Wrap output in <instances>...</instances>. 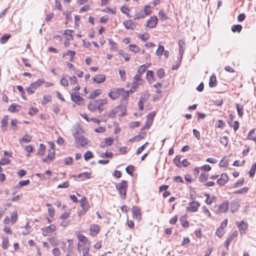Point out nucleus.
Returning a JSON list of instances; mask_svg holds the SVG:
<instances>
[{
  "label": "nucleus",
  "instance_id": "obj_25",
  "mask_svg": "<svg viewBox=\"0 0 256 256\" xmlns=\"http://www.w3.org/2000/svg\"><path fill=\"white\" fill-rule=\"evenodd\" d=\"M228 180V177L226 173L221 174L220 176L217 180V184L220 186H224Z\"/></svg>",
  "mask_w": 256,
  "mask_h": 256
},
{
  "label": "nucleus",
  "instance_id": "obj_17",
  "mask_svg": "<svg viewBox=\"0 0 256 256\" xmlns=\"http://www.w3.org/2000/svg\"><path fill=\"white\" fill-rule=\"evenodd\" d=\"M238 230L234 231L224 242V246L227 250L229 248L230 243L238 236Z\"/></svg>",
  "mask_w": 256,
  "mask_h": 256
},
{
  "label": "nucleus",
  "instance_id": "obj_3",
  "mask_svg": "<svg viewBox=\"0 0 256 256\" xmlns=\"http://www.w3.org/2000/svg\"><path fill=\"white\" fill-rule=\"evenodd\" d=\"M108 103L107 98L98 99L90 102L88 106V110L91 112H94L98 110L101 112L104 110V106Z\"/></svg>",
  "mask_w": 256,
  "mask_h": 256
},
{
  "label": "nucleus",
  "instance_id": "obj_41",
  "mask_svg": "<svg viewBox=\"0 0 256 256\" xmlns=\"http://www.w3.org/2000/svg\"><path fill=\"white\" fill-rule=\"evenodd\" d=\"M102 12L110 14H115L116 13V8H110L109 7H106L102 10Z\"/></svg>",
  "mask_w": 256,
  "mask_h": 256
},
{
  "label": "nucleus",
  "instance_id": "obj_15",
  "mask_svg": "<svg viewBox=\"0 0 256 256\" xmlns=\"http://www.w3.org/2000/svg\"><path fill=\"white\" fill-rule=\"evenodd\" d=\"M200 214H202L200 217L202 218V220L212 218V214L206 206L202 207Z\"/></svg>",
  "mask_w": 256,
  "mask_h": 256
},
{
  "label": "nucleus",
  "instance_id": "obj_51",
  "mask_svg": "<svg viewBox=\"0 0 256 256\" xmlns=\"http://www.w3.org/2000/svg\"><path fill=\"white\" fill-rule=\"evenodd\" d=\"M46 148V146L44 144H40V145L39 150L38 152V154L40 156L44 155Z\"/></svg>",
  "mask_w": 256,
  "mask_h": 256
},
{
  "label": "nucleus",
  "instance_id": "obj_36",
  "mask_svg": "<svg viewBox=\"0 0 256 256\" xmlns=\"http://www.w3.org/2000/svg\"><path fill=\"white\" fill-rule=\"evenodd\" d=\"M187 215L184 216L180 218V222L182 227L187 228L189 226V222L186 220Z\"/></svg>",
  "mask_w": 256,
  "mask_h": 256
},
{
  "label": "nucleus",
  "instance_id": "obj_49",
  "mask_svg": "<svg viewBox=\"0 0 256 256\" xmlns=\"http://www.w3.org/2000/svg\"><path fill=\"white\" fill-rule=\"evenodd\" d=\"M158 16L160 18V19L161 20H165L168 19V16L166 15V13L162 10H160L159 11L158 13Z\"/></svg>",
  "mask_w": 256,
  "mask_h": 256
},
{
  "label": "nucleus",
  "instance_id": "obj_27",
  "mask_svg": "<svg viewBox=\"0 0 256 256\" xmlns=\"http://www.w3.org/2000/svg\"><path fill=\"white\" fill-rule=\"evenodd\" d=\"M76 236L79 241L78 243H80L81 244H82V246H86V243L88 244V242H90L88 240V238L84 235L78 234H77Z\"/></svg>",
  "mask_w": 256,
  "mask_h": 256
},
{
  "label": "nucleus",
  "instance_id": "obj_11",
  "mask_svg": "<svg viewBox=\"0 0 256 256\" xmlns=\"http://www.w3.org/2000/svg\"><path fill=\"white\" fill-rule=\"evenodd\" d=\"M80 206L82 208V210H80L78 212V215L80 216H82L84 215L86 213V212L89 209L90 206H89L88 202L86 200V198L85 196L82 198L80 199Z\"/></svg>",
  "mask_w": 256,
  "mask_h": 256
},
{
  "label": "nucleus",
  "instance_id": "obj_14",
  "mask_svg": "<svg viewBox=\"0 0 256 256\" xmlns=\"http://www.w3.org/2000/svg\"><path fill=\"white\" fill-rule=\"evenodd\" d=\"M132 216L134 219L139 222L142 219V212L140 208L133 206L132 208Z\"/></svg>",
  "mask_w": 256,
  "mask_h": 256
},
{
  "label": "nucleus",
  "instance_id": "obj_58",
  "mask_svg": "<svg viewBox=\"0 0 256 256\" xmlns=\"http://www.w3.org/2000/svg\"><path fill=\"white\" fill-rule=\"evenodd\" d=\"M108 43L111 46V49L114 51L118 50V44L112 40H108Z\"/></svg>",
  "mask_w": 256,
  "mask_h": 256
},
{
  "label": "nucleus",
  "instance_id": "obj_9",
  "mask_svg": "<svg viewBox=\"0 0 256 256\" xmlns=\"http://www.w3.org/2000/svg\"><path fill=\"white\" fill-rule=\"evenodd\" d=\"M156 113L155 112H150L146 116V120L144 123V125L141 128L140 130L142 131L144 130L148 129L152 124L154 119L156 116Z\"/></svg>",
  "mask_w": 256,
  "mask_h": 256
},
{
  "label": "nucleus",
  "instance_id": "obj_31",
  "mask_svg": "<svg viewBox=\"0 0 256 256\" xmlns=\"http://www.w3.org/2000/svg\"><path fill=\"white\" fill-rule=\"evenodd\" d=\"M229 207V203L228 201L222 202L218 207V211L220 212H226Z\"/></svg>",
  "mask_w": 256,
  "mask_h": 256
},
{
  "label": "nucleus",
  "instance_id": "obj_40",
  "mask_svg": "<svg viewBox=\"0 0 256 256\" xmlns=\"http://www.w3.org/2000/svg\"><path fill=\"white\" fill-rule=\"evenodd\" d=\"M32 137L29 134L24 135L22 138L19 140V142L22 143H28L32 140Z\"/></svg>",
  "mask_w": 256,
  "mask_h": 256
},
{
  "label": "nucleus",
  "instance_id": "obj_28",
  "mask_svg": "<svg viewBox=\"0 0 256 256\" xmlns=\"http://www.w3.org/2000/svg\"><path fill=\"white\" fill-rule=\"evenodd\" d=\"M114 142V139L112 138H104V142L100 144L102 148L112 146Z\"/></svg>",
  "mask_w": 256,
  "mask_h": 256
},
{
  "label": "nucleus",
  "instance_id": "obj_55",
  "mask_svg": "<svg viewBox=\"0 0 256 256\" xmlns=\"http://www.w3.org/2000/svg\"><path fill=\"white\" fill-rule=\"evenodd\" d=\"M228 165V160L224 157L220 161L219 166L220 167H227Z\"/></svg>",
  "mask_w": 256,
  "mask_h": 256
},
{
  "label": "nucleus",
  "instance_id": "obj_33",
  "mask_svg": "<svg viewBox=\"0 0 256 256\" xmlns=\"http://www.w3.org/2000/svg\"><path fill=\"white\" fill-rule=\"evenodd\" d=\"M21 108L22 107L20 106L12 104L9 106L8 110L10 112L14 113L20 111Z\"/></svg>",
  "mask_w": 256,
  "mask_h": 256
},
{
  "label": "nucleus",
  "instance_id": "obj_46",
  "mask_svg": "<svg viewBox=\"0 0 256 256\" xmlns=\"http://www.w3.org/2000/svg\"><path fill=\"white\" fill-rule=\"evenodd\" d=\"M228 124H229V126L230 127L233 128V129L234 131L237 130L239 128V122L237 120H236L234 122H232H232L228 121Z\"/></svg>",
  "mask_w": 256,
  "mask_h": 256
},
{
  "label": "nucleus",
  "instance_id": "obj_19",
  "mask_svg": "<svg viewBox=\"0 0 256 256\" xmlns=\"http://www.w3.org/2000/svg\"><path fill=\"white\" fill-rule=\"evenodd\" d=\"M71 98L74 102L78 105H82L84 103V100L78 94H72Z\"/></svg>",
  "mask_w": 256,
  "mask_h": 256
},
{
  "label": "nucleus",
  "instance_id": "obj_50",
  "mask_svg": "<svg viewBox=\"0 0 256 256\" xmlns=\"http://www.w3.org/2000/svg\"><path fill=\"white\" fill-rule=\"evenodd\" d=\"M144 12L145 16H148L152 14V10L151 7L149 5H146L144 8Z\"/></svg>",
  "mask_w": 256,
  "mask_h": 256
},
{
  "label": "nucleus",
  "instance_id": "obj_38",
  "mask_svg": "<svg viewBox=\"0 0 256 256\" xmlns=\"http://www.w3.org/2000/svg\"><path fill=\"white\" fill-rule=\"evenodd\" d=\"M91 174L88 172H85L82 174H79L78 176V178H80L82 180H84L87 179H89L90 178Z\"/></svg>",
  "mask_w": 256,
  "mask_h": 256
},
{
  "label": "nucleus",
  "instance_id": "obj_26",
  "mask_svg": "<svg viewBox=\"0 0 256 256\" xmlns=\"http://www.w3.org/2000/svg\"><path fill=\"white\" fill-rule=\"evenodd\" d=\"M151 64L150 63H147L140 66L138 69L137 74L136 75H140V77H142V75L146 69L150 66Z\"/></svg>",
  "mask_w": 256,
  "mask_h": 256
},
{
  "label": "nucleus",
  "instance_id": "obj_24",
  "mask_svg": "<svg viewBox=\"0 0 256 256\" xmlns=\"http://www.w3.org/2000/svg\"><path fill=\"white\" fill-rule=\"evenodd\" d=\"M122 24L124 27L128 30H134L135 29L136 25L132 20H126L123 22Z\"/></svg>",
  "mask_w": 256,
  "mask_h": 256
},
{
  "label": "nucleus",
  "instance_id": "obj_43",
  "mask_svg": "<svg viewBox=\"0 0 256 256\" xmlns=\"http://www.w3.org/2000/svg\"><path fill=\"white\" fill-rule=\"evenodd\" d=\"M24 230L22 231V233L24 235H26L29 234L31 231L32 228L31 226H30L29 223L27 222L25 226L24 227Z\"/></svg>",
  "mask_w": 256,
  "mask_h": 256
},
{
  "label": "nucleus",
  "instance_id": "obj_10",
  "mask_svg": "<svg viewBox=\"0 0 256 256\" xmlns=\"http://www.w3.org/2000/svg\"><path fill=\"white\" fill-rule=\"evenodd\" d=\"M158 20L156 16H151L146 21L144 26L148 29H152L155 28L158 24Z\"/></svg>",
  "mask_w": 256,
  "mask_h": 256
},
{
  "label": "nucleus",
  "instance_id": "obj_8",
  "mask_svg": "<svg viewBox=\"0 0 256 256\" xmlns=\"http://www.w3.org/2000/svg\"><path fill=\"white\" fill-rule=\"evenodd\" d=\"M44 82V80L43 78L38 80L35 82L31 84L30 86L26 88L27 92L30 94H32L34 92L36 89L40 87Z\"/></svg>",
  "mask_w": 256,
  "mask_h": 256
},
{
  "label": "nucleus",
  "instance_id": "obj_60",
  "mask_svg": "<svg viewBox=\"0 0 256 256\" xmlns=\"http://www.w3.org/2000/svg\"><path fill=\"white\" fill-rule=\"evenodd\" d=\"M208 177V174L206 173H202L199 176V180L200 182H205L207 180Z\"/></svg>",
  "mask_w": 256,
  "mask_h": 256
},
{
  "label": "nucleus",
  "instance_id": "obj_39",
  "mask_svg": "<svg viewBox=\"0 0 256 256\" xmlns=\"http://www.w3.org/2000/svg\"><path fill=\"white\" fill-rule=\"evenodd\" d=\"M205 196H206V203L210 205L214 202L216 201V197L215 196H212V197L210 196V194H206Z\"/></svg>",
  "mask_w": 256,
  "mask_h": 256
},
{
  "label": "nucleus",
  "instance_id": "obj_4",
  "mask_svg": "<svg viewBox=\"0 0 256 256\" xmlns=\"http://www.w3.org/2000/svg\"><path fill=\"white\" fill-rule=\"evenodd\" d=\"M127 104L121 103L108 113V116L110 118H114L116 115L122 116L126 114V107Z\"/></svg>",
  "mask_w": 256,
  "mask_h": 256
},
{
  "label": "nucleus",
  "instance_id": "obj_6",
  "mask_svg": "<svg viewBox=\"0 0 256 256\" xmlns=\"http://www.w3.org/2000/svg\"><path fill=\"white\" fill-rule=\"evenodd\" d=\"M144 83V80L140 75H135L134 77L132 87L130 90H127L129 92V94H132L136 91L139 86H141Z\"/></svg>",
  "mask_w": 256,
  "mask_h": 256
},
{
  "label": "nucleus",
  "instance_id": "obj_53",
  "mask_svg": "<svg viewBox=\"0 0 256 256\" xmlns=\"http://www.w3.org/2000/svg\"><path fill=\"white\" fill-rule=\"evenodd\" d=\"M255 129L252 130L248 135V138L250 140H254L256 144V137L254 135Z\"/></svg>",
  "mask_w": 256,
  "mask_h": 256
},
{
  "label": "nucleus",
  "instance_id": "obj_12",
  "mask_svg": "<svg viewBox=\"0 0 256 256\" xmlns=\"http://www.w3.org/2000/svg\"><path fill=\"white\" fill-rule=\"evenodd\" d=\"M56 230V226L54 224H50L47 226L42 228L41 229L42 233L43 236H46L53 234Z\"/></svg>",
  "mask_w": 256,
  "mask_h": 256
},
{
  "label": "nucleus",
  "instance_id": "obj_20",
  "mask_svg": "<svg viewBox=\"0 0 256 256\" xmlns=\"http://www.w3.org/2000/svg\"><path fill=\"white\" fill-rule=\"evenodd\" d=\"M90 231L91 236H96L100 231V226L97 224H92L90 226Z\"/></svg>",
  "mask_w": 256,
  "mask_h": 256
},
{
  "label": "nucleus",
  "instance_id": "obj_47",
  "mask_svg": "<svg viewBox=\"0 0 256 256\" xmlns=\"http://www.w3.org/2000/svg\"><path fill=\"white\" fill-rule=\"evenodd\" d=\"M11 37V35L8 34H4L0 38V42L2 44H4L6 43L9 38Z\"/></svg>",
  "mask_w": 256,
  "mask_h": 256
},
{
  "label": "nucleus",
  "instance_id": "obj_52",
  "mask_svg": "<svg viewBox=\"0 0 256 256\" xmlns=\"http://www.w3.org/2000/svg\"><path fill=\"white\" fill-rule=\"evenodd\" d=\"M118 54L122 56L126 62L129 61L130 59V54L124 53L122 50H120L118 52Z\"/></svg>",
  "mask_w": 256,
  "mask_h": 256
},
{
  "label": "nucleus",
  "instance_id": "obj_34",
  "mask_svg": "<svg viewBox=\"0 0 256 256\" xmlns=\"http://www.w3.org/2000/svg\"><path fill=\"white\" fill-rule=\"evenodd\" d=\"M9 246V240L7 236H2V247L4 250H6Z\"/></svg>",
  "mask_w": 256,
  "mask_h": 256
},
{
  "label": "nucleus",
  "instance_id": "obj_1",
  "mask_svg": "<svg viewBox=\"0 0 256 256\" xmlns=\"http://www.w3.org/2000/svg\"><path fill=\"white\" fill-rule=\"evenodd\" d=\"M108 96L112 100L118 99L121 96V103L127 104L130 94L129 92L124 88H115L108 92Z\"/></svg>",
  "mask_w": 256,
  "mask_h": 256
},
{
  "label": "nucleus",
  "instance_id": "obj_22",
  "mask_svg": "<svg viewBox=\"0 0 256 256\" xmlns=\"http://www.w3.org/2000/svg\"><path fill=\"white\" fill-rule=\"evenodd\" d=\"M236 224L240 234L242 235L246 234V230L248 229V224L242 220L240 222H237Z\"/></svg>",
  "mask_w": 256,
  "mask_h": 256
},
{
  "label": "nucleus",
  "instance_id": "obj_42",
  "mask_svg": "<svg viewBox=\"0 0 256 256\" xmlns=\"http://www.w3.org/2000/svg\"><path fill=\"white\" fill-rule=\"evenodd\" d=\"M138 38L141 40L143 42H146L150 38V34L146 32L142 34H139L138 36Z\"/></svg>",
  "mask_w": 256,
  "mask_h": 256
},
{
  "label": "nucleus",
  "instance_id": "obj_63",
  "mask_svg": "<svg viewBox=\"0 0 256 256\" xmlns=\"http://www.w3.org/2000/svg\"><path fill=\"white\" fill-rule=\"evenodd\" d=\"M134 167L132 165H130L128 166L126 168V172L128 174H130V176L133 175V173L134 171Z\"/></svg>",
  "mask_w": 256,
  "mask_h": 256
},
{
  "label": "nucleus",
  "instance_id": "obj_62",
  "mask_svg": "<svg viewBox=\"0 0 256 256\" xmlns=\"http://www.w3.org/2000/svg\"><path fill=\"white\" fill-rule=\"evenodd\" d=\"M156 76L159 78H163L165 76V72L164 69H158L156 72Z\"/></svg>",
  "mask_w": 256,
  "mask_h": 256
},
{
  "label": "nucleus",
  "instance_id": "obj_59",
  "mask_svg": "<svg viewBox=\"0 0 256 256\" xmlns=\"http://www.w3.org/2000/svg\"><path fill=\"white\" fill-rule=\"evenodd\" d=\"M236 107L239 116L242 118L244 114V106H240L238 104H236Z\"/></svg>",
  "mask_w": 256,
  "mask_h": 256
},
{
  "label": "nucleus",
  "instance_id": "obj_2",
  "mask_svg": "<svg viewBox=\"0 0 256 256\" xmlns=\"http://www.w3.org/2000/svg\"><path fill=\"white\" fill-rule=\"evenodd\" d=\"M18 220V214L16 210H14L10 214V217L5 216L2 221L4 224V232L8 234H12V230L10 226L15 224Z\"/></svg>",
  "mask_w": 256,
  "mask_h": 256
},
{
  "label": "nucleus",
  "instance_id": "obj_29",
  "mask_svg": "<svg viewBox=\"0 0 256 256\" xmlns=\"http://www.w3.org/2000/svg\"><path fill=\"white\" fill-rule=\"evenodd\" d=\"M102 92L101 89H96L92 91L88 97L89 99L93 100L94 98L102 94Z\"/></svg>",
  "mask_w": 256,
  "mask_h": 256
},
{
  "label": "nucleus",
  "instance_id": "obj_30",
  "mask_svg": "<svg viewBox=\"0 0 256 256\" xmlns=\"http://www.w3.org/2000/svg\"><path fill=\"white\" fill-rule=\"evenodd\" d=\"M8 116L6 115L4 116L1 120V127L3 130L6 131L8 127Z\"/></svg>",
  "mask_w": 256,
  "mask_h": 256
},
{
  "label": "nucleus",
  "instance_id": "obj_56",
  "mask_svg": "<svg viewBox=\"0 0 256 256\" xmlns=\"http://www.w3.org/2000/svg\"><path fill=\"white\" fill-rule=\"evenodd\" d=\"M48 242L52 246H57L58 244V240L54 237L50 238L48 239Z\"/></svg>",
  "mask_w": 256,
  "mask_h": 256
},
{
  "label": "nucleus",
  "instance_id": "obj_23",
  "mask_svg": "<svg viewBox=\"0 0 256 256\" xmlns=\"http://www.w3.org/2000/svg\"><path fill=\"white\" fill-rule=\"evenodd\" d=\"M106 76L104 74H96L92 79L94 82L99 84L102 83L106 81Z\"/></svg>",
  "mask_w": 256,
  "mask_h": 256
},
{
  "label": "nucleus",
  "instance_id": "obj_37",
  "mask_svg": "<svg viewBox=\"0 0 256 256\" xmlns=\"http://www.w3.org/2000/svg\"><path fill=\"white\" fill-rule=\"evenodd\" d=\"M217 84V80L216 76L213 74L212 75L210 78L209 86L211 88L214 87Z\"/></svg>",
  "mask_w": 256,
  "mask_h": 256
},
{
  "label": "nucleus",
  "instance_id": "obj_61",
  "mask_svg": "<svg viewBox=\"0 0 256 256\" xmlns=\"http://www.w3.org/2000/svg\"><path fill=\"white\" fill-rule=\"evenodd\" d=\"M242 29V26L240 24L234 25L232 26V30L234 32H240Z\"/></svg>",
  "mask_w": 256,
  "mask_h": 256
},
{
  "label": "nucleus",
  "instance_id": "obj_35",
  "mask_svg": "<svg viewBox=\"0 0 256 256\" xmlns=\"http://www.w3.org/2000/svg\"><path fill=\"white\" fill-rule=\"evenodd\" d=\"M129 50L136 54L138 53L140 51V48L136 44H130L128 46Z\"/></svg>",
  "mask_w": 256,
  "mask_h": 256
},
{
  "label": "nucleus",
  "instance_id": "obj_44",
  "mask_svg": "<svg viewBox=\"0 0 256 256\" xmlns=\"http://www.w3.org/2000/svg\"><path fill=\"white\" fill-rule=\"evenodd\" d=\"M239 204L238 202L233 201L230 204L231 212L234 213L238 210Z\"/></svg>",
  "mask_w": 256,
  "mask_h": 256
},
{
  "label": "nucleus",
  "instance_id": "obj_5",
  "mask_svg": "<svg viewBox=\"0 0 256 256\" xmlns=\"http://www.w3.org/2000/svg\"><path fill=\"white\" fill-rule=\"evenodd\" d=\"M128 188V182L124 180H122L116 186V188L118 191L120 195L124 200L126 198Z\"/></svg>",
  "mask_w": 256,
  "mask_h": 256
},
{
  "label": "nucleus",
  "instance_id": "obj_7",
  "mask_svg": "<svg viewBox=\"0 0 256 256\" xmlns=\"http://www.w3.org/2000/svg\"><path fill=\"white\" fill-rule=\"evenodd\" d=\"M49 144L50 146V148L48 150V153L47 156L42 158V161L46 163H50L52 162L55 158V145L53 142H50Z\"/></svg>",
  "mask_w": 256,
  "mask_h": 256
},
{
  "label": "nucleus",
  "instance_id": "obj_45",
  "mask_svg": "<svg viewBox=\"0 0 256 256\" xmlns=\"http://www.w3.org/2000/svg\"><path fill=\"white\" fill-rule=\"evenodd\" d=\"M52 100V96L50 94H44L43 96L42 100V105H45L47 103L50 102Z\"/></svg>",
  "mask_w": 256,
  "mask_h": 256
},
{
  "label": "nucleus",
  "instance_id": "obj_54",
  "mask_svg": "<svg viewBox=\"0 0 256 256\" xmlns=\"http://www.w3.org/2000/svg\"><path fill=\"white\" fill-rule=\"evenodd\" d=\"M30 183V181L29 180H21L20 181L18 184L16 186L17 188H20L24 186H27Z\"/></svg>",
  "mask_w": 256,
  "mask_h": 256
},
{
  "label": "nucleus",
  "instance_id": "obj_57",
  "mask_svg": "<svg viewBox=\"0 0 256 256\" xmlns=\"http://www.w3.org/2000/svg\"><path fill=\"white\" fill-rule=\"evenodd\" d=\"M150 94L148 92H144L142 94L139 101L144 103L149 98Z\"/></svg>",
  "mask_w": 256,
  "mask_h": 256
},
{
  "label": "nucleus",
  "instance_id": "obj_64",
  "mask_svg": "<svg viewBox=\"0 0 256 256\" xmlns=\"http://www.w3.org/2000/svg\"><path fill=\"white\" fill-rule=\"evenodd\" d=\"M256 170V162L252 164V166L250 171H249V175L250 177H253L255 174V172Z\"/></svg>",
  "mask_w": 256,
  "mask_h": 256
},
{
  "label": "nucleus",
  "instance_id": "obj_21",
  "mask_svg": "<svg viewBox=\"0 0 256 256\" xmlns=\"http://www.w3.org/2000/svg\"><path fill=\"white\" fill-rule=\"evenodd\" d=\"M88 144V140L83 136L76 138L75 146L76 148L84 146Z\"/></svg>",
  "mask_w": 256,
  "mask_h": 256
},
{
  "label": "nucleus",
  "instance_id": "obj_16",
  "mask_svg": "<svg viewBox=\"0 0 256 256\" xmlns=\"http://www.w3.org/2000/svg\"><path fill=\"white\" fill-rule=\"evenodd\" d=\"M156 54L158 56H161L164 54L166 58H168L169 56L168 51L165 50L164 46L160 44L158 45V48L156 52Z\"/></svg>",
  "mask_w": 256,
  "mask_h": 256
},
{
  "label": "nucleus",
  "instance_id": "obj_32",
  "mask_svg": "<svg viewBox=\"0 0 256 256\" xmlns=\"http://www.w3.org/2000/svg\"><path fill=\"white\" fill-rule=\"evenodd\" d=\"M75 55L76 52L74 50H69L63 54L62 57L64 58L66 56H69L70 61L72 62L74 60Z\"/></svg>",
  "mask_w": 256,
  "mask_h": 256
},
{
  "label": "nucleus",
  "instance_id": "obj_18",
  "mask_svg": "<svg viewBox=\"0 0 256 256\" xmlns=\"http://www.w3.org/2000/svg\"><path fill=\"white\" fill-rule=\"evenodd\" d=\"M90 244V242H88V245L84 246H82V244H81L80 243H78V250L79 252L82 251L83 256H89Z\"/></svg>",
  "mask_w": 256,
  "mask_h": 256
},
{
  "label": "nucleus",
  "instance_id": "obj_13",
  "mask_svg": "<svg viewBox=\"0 0 256 256\" xmlns=\"http://www.w3.org/2000/svg\"><path fill=\"white\" fill-rule=\"evenodd\" d=\"M200 203L196 200H193L188 204V206L186 208V210L190 212H194L198 211L200 206Z\"/></svg>",
  "mask_w": 256,
  "mask_h": 256
},
{
  "label": "nucleus",
  "instance_id": "obj_48",
  "mask_svg": "<svg viewBox=\"0 0 256 256\" xmlns=\"http://www.w3.org/2000/svg\"><path fill=\"white\" fill-rule=\"evenodd\" d=\"M120 10L122 14H126L128 16H130V9L128 6H126V5L122 6L120 8Z\"/></svg>",
  "mask_w": 256,
  "mask_h": 256
}]
</instances>
